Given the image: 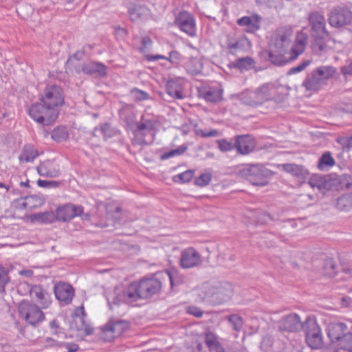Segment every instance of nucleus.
<instances>
[{
    "label": "nucleus",
    "mask_w": 352,
    "mask_h": 352,
    "mask_svg": "<svg viewBox=\"0 0 352 352\" xmlns=\"http://www.w3.org/2000/svg\"><path fill=\"white\" fill-rule=\"evenodd\" d=\"M291 42L290 32L279 31L272 39L268 50L261 52V58L276 66L285 65L292 60L290 57H285L289 50Z\"/></svg>",
    "instance_id": "1"
},
{
    "label": "nucleus",
    "mask_w": 352,
    "mask_h": 352,
    "mask_svg": "<svg viewBox=\"0 0 352 352\" xmlns=\"http://www.w3.org/2000/svg\"><path fill=\"white\" fill-rule=\"evenodd\" d=\"M308 21L311 27L310 35L313 39L311 49L315 54H321L327 50V43L330 38L325 17L322 12L314 11L309 14Z\"/></svg>",
    "instance_id": "2"
},
{
    "label": "nucleus",
    "mask_w": 352,
    "mask_h": 352,
    "mask_svg": "<svg viewBox=\"0 0 352 352\" xmlns=\"http://www.w3.org/2000/svg\"><path fill=\"white\" fill-rule=\"evenodd\" d=\"M337 73L336 67L331 65H324L316 67L307 73L302 86L307 91H318L327 85L329 79Z\"/></svg>",
    "instance_id": "3"
},
{
    "label": "nucleus",
    "mask_w": 352,
    "mask_h": 352,
    "mask_svg": "<svg viewBox=\"0 0 352 352\" xmlns=\"http://www.w3.org/2000/svg\"><path fill=\"white\" fill-rule=\"evenodd\" d=\"M158 124L156 117L152 114L144 112L141 116L140 120L136 122V128L133 130V138L132 144L133 146H145L148 143L145 137L149 133H153Z\"/></svg>",
    "instance_id": "4"
},
{
    "label": "nucleus",
    "mask_w": 352,
    "mask_h": 352,
    "mask_svg": "<svg viewBox=\"0 0 352 352\" xmlns=\"http://www.w3.org/2000/svg\"><path fill=\"white\" fill-rule=\"evenodd\" d=\"M241 175L252 184L258 186H265L268 184V179L274 173L266 168L262 164H248L239 170Z\"/></svg>",
    "instance_id": "5"
},
{
    "label": "nucleus",
    "mask_w": 352,
    "mask_h": 352,
    "mask_svg": "<svg viewBox=\"0 0 352 352\" xmlns=\"http://www.w3.org/2000/svg\"><path fill=\"white\" fill-rule=\"evenodd\" d=\"M18 313L21 320L34 327L45 320V314L41 309L28 300H23L19 304Z\"/></svg>",
    "instance_id": "6"
},
{
    "label": "nucleus",
    "mask_w": 352,
    "mask_h": 352,
    "mask_svg": "<svg viewBox=\"0 0 352 352\" xmlns=\"http://www.w3.org/2000/svg\"><path fill=\"white\" fill-rule=\"evenodd\" d=\"M327 21L331 27L340 29L352 24V10L341 5L332 8L327 14Z\"/></svg>",
    "instance_id": "7"
},
{
    "label": "nucleus",
    "mask_w": 352,
    "mask_h": 352,
    "mask_svg": "<svg viewBox=\"0 0 352 352\" xmlns=\"http://www.w3.org/2000/svg\"><path fill=\"white\" fill-rule=\"evenodd\" d=\"M28 113L35 122L47 126L57 118L58 112L53 111L41 102L31 105Z\"/></svg>",
    "instance_id": "8"
},
{
    "label": "nucleus",
    "mask_w": 352,
    "mask_h": 352,
    "mask_svg": "<svg viewBox=\"0 0 352 352\" xmlns=\"http://www.w3.org/2000/svg\"><path fill=\"white\" fill-rule=\"evenodd\" d=\"M41 102L53 111H58V108L64 103L62 88L55 85L47 87L41 95Z\"/></svg>",
    "instance_id": "9"
},
{
    "label": "nucleus",
    "mask_w": 352,
    "mask_h": 352,
    "mask_svg": "<svg viewBox=\"0 0 352 352\" xmlns=\"http://www.w3.org/2000/svg\"><path fill=\"white\" fill-rule=\"evenodd\" d=\"M305 331V340L307 344L314 349L322 346V336L320 326L315 320L307 319L303 327Z\"/></svg>",
    "instance_id": "10"
},
{
    "label": "nucleus",
    "mask_w": 352,
    "mask_h": 352,
    "mask_svg": "<svg viewBox=\"0 0 352 352\" xmlns=\"http://www.w3.org/2000/svg\"><path fill=\"white\" fill-rule=\"evenodd\" d=\"M231 286L229 284L211 287L204 298V300L212 305H220L228 301L231 296Z\"/></svg>",
    "instance_id": "11"
},
{
    "label": "nucleus",
    "mask_w": 352,
    "mask_h": 352,
    "mask_svg": "<svg viewBox=\"0 0 352 352\" xmlns=\"http://www.w3.org/2000/svg\"><path fill=\"white\" fill-rule=\"evenodd\" d=\"M228 52L232 55H236L239 52L249 50L252 44L245 35H228L226 39Z\"/></svg>",
    "instance_id": "12"
},
{
    "label": "nucleus",
    "mask_w": 352,
    "mask_h": 352,
    "mask_svg": "<svg viewBox=\"0 0 352 352\" xmlns=\"http://www.w3.org/2000/svg\"><path fill=\"white\" fill-rule=\"evenodd\" d=\"M138 282H133L130 284L121 294H118L114 297L113 304L118 305L120 302H124L128 305H133L138 300L142 299L140 292H139Z\"/></svg>",
    "instance_id": "13"
},
{
    "label": "nucleus",
    "mask_w": 352,
    "mask_h": 352,
    "mask_svg": "<svg viewBox=\"0 0 352 352\" xmlns=\"http://www.w3.org/2000/svg\"><path fill=\"white\" fill-rule=\"evenodd\" d=\"M177 27L189 36L193 37L197 34L195 19L188 12H182L177 15Z\"/></svg>",
    "instance_id": "14"
},
{
    "label": "nucleus",
    "mask_w": 352,
    "mask_h": 352,
    "mask_svg": "<svg viewBox=\"0 0 352 352\" xmlns=\"http://www.w3.org/2000/svg\"><path fill=\"white\" fill-rule=\"evenodd\" d=\"M303 327L304 324L296 314H288L278 322V328L280 331L296 332Z\"/></svg>",
    "instance_id": "15"
},
{
    "label": "nucleus",
    "mask_w": 352,
    "mask_h": 352,
    "mask_svg": "<svg viewBox=\"0 0 352 352\" xmlns=\"http://www.w3.org/2000/svg\"><path fill=\"white\" fill-rule=\"evenodd\" d=\"M83 212L81 206L65 204L58 207L55 214V219L59 221H68L75 217L80 216Z\"/></svg>",
    "instance_id": "16"
},
{
    "label": "nucleus",
    "mask_w": 352,
    "mask_h": 352,
    "mask_svg": "<svg viewBox=\"0 0 352 352\" xmlns=\"http://www.w3.org/2000/svg\"><path fill=\"white\" fill-rule=\"evenodd\" d=\"M179 263L184 269L199 266L201 263V255L194 248H186L182 252Z\"/></svg>",
    "instance_id": "17"
},
{
    "label": "nucleus",
    "mask_w": 352,
    "mask_h": 352,
    "mask_svg": "<svg viewBox=\"0 0 352 352\" xmlns=\"http://www.w3.org/2000/svg\"><path fill=\"white\" fill-rule=\"evenodd\" d=\"M139 292L142 299H146L157 293L162 287L161 282L157 278H146L138 282Z\"/></svg>",
    "instance_id": "18"
},
{
    "label": "nucleus",
    "mask_w": 352,
    "mask_h": 352,
    "mask_svg": "<svg viewBox=\"0 0 352 352\" xmlns=\"http://www.w3.org/2000/svg\"><path fill=\"white\" fill-rule=\"evenodd\" d=\"M54 291L56 299L62 305H69L72 302L74 296V289L71 285L58 283L54 286Z\"/></svg>",
    "instance_id": "19"
},
{
    "label": "nucleus",
    "mask_w": 352,
    "mask_h": 352,
    "mask_svg": "<svg viewBox=\"0 0 352 352\" xmlns=\"http://www.w3.org/2000/svg\"><path fill=\"white\" fill-rule=\"evenodd\" d=\"M255 139L250 135H241L235 136V149L241 155H248L256 147Z\"/></svg>",
    "instance_id": "20"
},
{
    "label": "nucleus",
    "mask_w": 352,
    "mask_h": 352,
    "mask_svg": "<svg viewBox=\"0 0 352 352\" xmlns=\"http://www.w3.org/2000/svg\"><path fill=\"white\" fill-rule=\"evenodd\" d=\"M30 296L35 298L41 309H47L52 304L50 294L41 285H33L30 290Z\"/></svg>",
    "instance_id": "21"
},
{
    "label": "nucleus",
    "mask_w": 352,
    "mask_h": 352,
    "mask_svg": "<svg viewBox=\"0 0 352 352\" xmlns=\"http://www.w3.org/2000/svg\"><path fill=\"white\" fill-rule=\"evenodd\" d=\"M347 326L342 322H331L327 327V335L331 342L341 341L342 343L345 336L348 334Z\"/></svg>",
    "instance_id": "22"
},
{
    "label": "nucleus",
    "mask_w": 352,
    "mask_h": 352,
    "mask_svg": "<svg viewBox=\"0 0 352 352\" xmlns=\"http://www.w3.org/2000/svg\"><path fill=\"white\" fill-rule=\"evenodd\" d=\"M261 21L262 18L261 16L254 14L239 19L237 24L241 27H244L246 32L254 34L261 28Z\"/></svg>",
    "instance_id": "23"
},
{
    "label": "nucleus",
    "mask_w": 352,
    "mask_h": 352,
    "mask_svg": "<svg viewBox=\"0 0 352 352\" xmlns=\"http://www.w3.org/2000/svg\"><path fill=\"white\" fill-rule=\"evenodd\" d=\"M121 107L118 111L120 120L123 121L127 127L132 128L136 123V114L135 107L131 104L120 102Z\"/></svg>",
    "instance_id": "24"
},
{
    "label": "nucleus",
    "mask_w": 352,
    "mask_h": 352,
    "mask_svg": "<svg viewBox=\"0 0 352 352\" xmlns=\"http://www.w3.org/2000/svg\"><path fill=\"white\" fill-rule=\"evenodd\" d=\"M38 173L42 177H57L60 175L59 166L53 160H45L36 166Z\"/></svg>",
    "instance_id": "25"
},
{
    "label": "nucleus",
    "mask_w": 352,
    "mask_h": 352,
    "mask_svg": "<svg viewBox=\"0 0 352 352\" xmlns=\"http://www.w3.org/2000/svg\"><path fill=\"white\" fill-rule=\"evenodd\" d=\"M199 96L206 102L216 103L222 98V90L218 87H201L198 89Z\"/></svg>",
    "instance_id": "26"
},
{
    "label": "nucleus",
    "mask_w": 352,
    "mask_h": 352,
    "mask_svg": "<svg viewBox=\"0 0 352 352\" xmlns=\"http://www.w3.org/2000/svg\"><path fill=\"white\" fill-rule=\"evenodd\" d=\"M257 98L261 104L274 98L277 89L272 82L265 83L256 89Z\"/></svg>",
    "instance_id": "27"
},
{
    "label": "nucleus",
    "mask_w": 352,
    "mask_h": 352,
    "mask_svg": "<svg viewBox=\"0 0 352 352\" xmlns=\"http://www.w3.org/2000/svg\"><path fill=\"white\" fill-rule=\"evenodd\" d=\"M333 184V182L329 179V176H322L316 174L312 175L309 181V184L312 188H317L320 190H330Z\"/></svg>",
    "instance_id": "28"
},
{
    "label": "nucleus",
    "mask_w": 352,
    "mask_h": 352,
    "mask_svg": "<svg viewBox=\"0 0 352 352\" xmlns=\"http://www.w3.org/2000/svg\"><path fill=\"white\" fill-rule=\"evenodd\" d=\"M283 170L298 179H304L309 175V171L303 166L296 164H283L280 165Z\"/></svg>",
    "instance_id": "29"
},
{
    "label": "nucleus",
    "mask_w": 352,
    "mask_h": 352,
    "mask_svg": "<svg viewBox=\"0 0 352 352\" xmlns=\"http://www.w3.org/2000/svg\"><path fill=\"white\" fill-rule=\"evenodd\" d=\"M45 204V199L38 195H30L26 197L20 204L21 209L27 210H32L34 209L41 207Z\"/></svg>",
    "instance_id": "30"
},
{
    "label": "nucleus",
    "mask_w": 352,
    "mask_h": 352,
    "mask_svg": "<svg viewBox=\"0 0 352 352\" xmlns=\"http://www.w3.org/2000/svg\"><path fill=\"white\" fill-rule=\"evenodd\" d=\"M129 14L133 21L146 19L150 15V10L144 6L135 5L129 8Z\"/></svg>",
    "instance_id": "31"
},
{
    "label": "nucleus",
    "mask_w": 352,
    "mask_h": 352,
    "mask_svg": "<svg viewBox=\"0 0 352 352\" xmlns=\"http://www.w3.org/2000/svg\"><path fill=\"white\" fill-rule=\"evenodd\" d=\"M83 73L87 74H96L98 76L104 77L107 75L106 66L100 63L91 62L85 64L82 67Z\"/></svg>",
    "instance_id": "32"
},
{
    "label": "nucleus",
    "mask_w": 352,
    "mask_h": 352,
    "mask_svg": "<svg viewBox=\"0 0 352 352\" xmlns=\"http://www.w3.org/2000/svg\"><path fill=\"white\" fill-rule=\"evenodd\" d=\"M307 41V36L305 34H299L297 35L296 43L290 49L291 60L296 59L298 56L305 51Z\"/></svg>",
    "instance_id": "33"
},
{
    "label": "nucleus",
    "mask_w": 352,
    "mask_h": 352,
    "mask_svg": "<svg viewBox=\"0 0 352 352\" xmlns=\"http://www.w3.org/2000/svg\"><path fill=\"white\" fill-rule=\"evenodd\" d=\"M38 156V151L33 145L25 144L19 156L21 162H32Z\"/></svg>",
    "instance_id": "34"
},
{
    "label": "nucleus",
    "mask_w": 352,
    "mask_h": 352,
    "mask_svg": "<svg viewBox=\"0 0 352 352\" xmlns=\"http://www.w3.org/2000/svg\"><path fill=\"white\" fill-rule=\"evenodd\" d=\"M30 219L41 223H52L56 221L55 214L52 211L33 214L30 216Z\"/></svg>",
    "instance_id": "35"
},
{
    "label": "nucleus",
    "mask_w": 352,
    "mask_h": 352,
    "mask_svg": "<svg viewBox=\"0 0 352 352\" xmlns=\"http://www.w3.org/2000/svg\"><path fill=\"white\" fill-rule=\"evenodd\" d=\"M254 64L255 62L252 58L246 56L236 59L232 63L231 66L241 70H248L252 69L254 66Z\"/></svg>",
    "instance_id": "36"
},
{
    "label": "nucleus",
    "mask_w": 352,
    "mask_h": 352,
    "mask_svg": "<svg viewBox=\"0 0 352 352\" xmlns=\"http://www.w3.org/2000/svg\"><path fill=\"white\" fill-rule=\"evenodd\" d=\"M129 328V323L124 320H118L107 324L106 329L120 336Z\"/></svg>",
    "instance_id": "37"
},
{
    "label": "nucleus",
    "mask_w": 352,
    "mask_h": 352,
    "mask_svg": "<svg viewBox=\"0 0 352 352\" xmlns=\"http://www.w3.org/2000/svg\"><path fill=\"white\" fill-rule=\"evenodd\" d=\"M338 266L332 258H327L324 261L323 270L324 276L333 277L338 272Z\"/></svg>",
    "instance_id": "38"
},
{
    "label": "nucleus",
    "mask_w": 352,
    "mask_h": 352,
    "mask_svg": "<svg viewBox=\"0 0 352 352\" xmlns=\"http://www.w3.org/2000/svg\"><path fill=\"white\" fill-rule=\"evenodd\" d=\"M336 208L343 211H348L352 208V197L351 194H345L339 197L336 201Z\"/></svg>",
    "instance_id": "39"
},
{
    "label": "nucleus",
    "mask_w": 352,
    "mask_h": 352,
    "mask_svg": "<svg viewBox=\"0 0 352 352\" xmlns=\"http://www.w3.org/2000/svg\"><path fill=\"white\" fill-rule=\"evenodd\" d=\"M241 100L245 104L252 107H256L261 104V102H259L258 98H257L256 91L243 93L241 96Z\"/></svg>",
    "instance_id": "40"
},
{
    "label": "nucleus",
    "mask_w": 352,
    "mask_h": 352,
    "mask_svg": "<svg viewBox=\"0 0 352 352\" xmlns=\"http://www.w3.org/2000/svg\"><path fill=\"white\" fill-rule=\"evenodd\" d=\"M335 163V160L331 156V153L325 152L319 159L318 168L320 170H324L326 168L332 167Z\"/></svg>",
    "instance_id": "41"
},
{
    "label": "nucleus",
    "mask_w": 352,
    "mask_h": 352,
    "mask_svg": "<svg viewBox=\"0 0 352 352\" xmlns=\"http://www.w3.org/2000/svg\"><path fill=\"white\" fill-rule=\"evenodd\" d=\"M226 318L228 320L234 330L236 331H240L242 329L243 326V320L241 316L239 314H231L226 316Z\"/></svg>",
    "instance_id": "42"
},
{
    "label": "nucleus",
    "mask_w": 352,
    "mask_h": 352,
    "mask_svg": "<svg viewBox=\"0 0 352 352\" xmlns=\"http://www.w3.org/2000/svg\"><path fill=\"white\" fill-rule=\"evenodd\" d=\"M166 95L164 99L167 101H171L176 98V81L170 80L166 85Z\"/></svg>",
    "instance_id": "43"
},
{
    "label": "nucleus",
    "mask_w": 352,
    "mask_h": 352,
    "mask_svg": "<svg viewBox=\"0 0 352 352\" xmlns=\"http://www.w3.org/2000/svg\"><path fill=\"white\" fill-rule=\"evenodd\" d=\"M68 137V132L65 127L55 128L52 132V138L56 142L65 140Z\"/></svg>",
    "instance_id": "44"
},
{
    "label": "nucleus",
    "mask_w": 352,
    "mask_h": 352,
    "mask_svg": "<svg viewBox=\"0 0 352 352\" xmlns=\"http://www.w3.org/2000/svg\"><path fill=\"white\" fill-rule=\"evenodd\" d=\"M10 282L8 270L0 265V293L5 292L6 285Z\"/></svg>",
    "instance_id": "45"
},
{
    "label": "nucleus",
    "mask_w": 352,
    "mask_h": 352,
    "mask_svg": "<svg viewBox=\"0 0 352 352\" xmlns=\"http://www.w3.org/2000/svg\"><path fill=\"white\" fill-rule=\"evenodd\" d=\"M217 142L221 151L227 152L235 149V138L230 141L226 139L218 140Z\"/></svg>",
    "instance_id": "46"
},
{
    "label": "nucleus",
    "mask_w": 352,
    "mask_h": 352,
    "mask_svg": "<svg viewBox=\"0 0 352 352\" xmlns=\"http://www.w3.org/2000/svg\"><path fill=\"white\" fill-rule=\"evenodd\" d=\"M99 131L104 136V139L107 140L108 138H111L114 135V131L109 124L105 123L97 126L94 129V133Z\"/></svg>",
    "instance_id": "47"
},
{
    "label": "nucleus",
    "mask_w": 352,
    "mask_h": 352,
    "mask_svg": "<svg viewBox=\"0 0 352 352\" xmlns=\"http://www.w3.org/2000/svg\"><path fill=\"white\" fill-rule=\"evenodd\" d=\"M156 155L162 161L167 160L171 157L176 156V149L168 150L165 148L158 149L156 151Z\"/></svg>",
    "instance_id": "48"
},
{
    "label": "nucleus",
    "mask_w": 352,
    "mask_h": 352,
    "mask_svg": "<svg viewBox=\"0 0 352 352\" xmlns=\"http://www.w3.org/2000/svg\"><path fill=\"white\" fill-rule=\"evenodd\" d=\"M212 180V174L205 173L201 174L195 181V184L197 186L204 187L210 184Z\"/></svg>",
    "instance_id": "49"
},
{
    "label": "nucleus",
    "mask_w": 352,
    "mask_h": 352,
    "mask_svg": "<svg viewBox=\"0 0 352 352\" xmlns=\"http://www.w3.org/2000/svg\"><path fill=\"white\" fill-rule=\"evenodd\" d=\"M274 343L273 338L270 335H265L263 337L261 342L260 348L264 352H268L272 347Z\"/></svg>",
    "instance_id": "50"
},
{
    "label": "nucleus",
    "mask_w": 352,
    "mask_h": 352,
    "mask_svg": "<svg viewBox=\"0 0 352 352\" xmlns=\"http://www.w3.org/2000/svg\"><path fill=\"white\" fill-rule=\"evenodd\" d=\"M338 182L341 188L349 189L352 186V175L343 174L339 177Z\"/></svg>",
    "instance_id": "51"
},
{
    "label": "nucleus",
    "mask_w": 352,
    "mask_h": 352,
    "mask_svg": "<svg viewBox=\"0 0 352 352\" xmlns=\"http://www.w3.org/2000/svg\"><path fill=\"white\" fill-rule=\"evenodd\" d=\"M135 101L146 100L149 98V94L146 91L134 88L131 91Z\"/></svg>",
    "instance_id": "52"
},
{
    "label": "nucleus",
    "mask_w": 352,
    "mask_h": 352,
    "mask_svg": "<svg viewBox=\"0 0 352 352\" xmlns=\"http://www.w3.org/2000/svg\"><path fill=\"white\" fill-rule=\"evenodd\" d=\"M205 342L209 349L220 343L217 340V336L210 331L206 333Z\"/></svg>",
    "instance_id": "53"
},
{
    "label": "nucleus",
    "mask_w": 352,
    "mask_h": 352,
    "mask_svg": "<svg viewBox=\"0 0 352 352\" xmlns=\"http://www.w3.org/2000/svg\"><path fill=\"white\" fill-rule=\"evenodd\" d=\"M60 184V182L58 181H48L38 179L37 181V185L41 188H58Z\"/></svg>",
    "instance_id": "54"
},
{
    "label": "nucleus",
    "mask_w": 352,
    "mask_h": 352,
    "mask_svg": "<svg viewBox=\"0 0 352 352\" xmlns=\"http://www.w3.org/2000/svg\"><path fill=\"white\" fill-rule=\"evenodd\" d=\"M54 345L60 348H64L69 352H76L79 349L78 344L74 342H56Z\"/></svg>",
    "instance_id": "55"
},
{
    "label": "nucleus",
    "mask_w": 352,
    "mask_h": 352,
    "mask_svg": "<svg viewBox=\"0 0 352 352\" xmlns=\"http://www.w3.org/2000/svg\"><path fill=\"white\" fill-rule=\"evenodd\" d=\"M310 63H311V60H304L300 65L290 68L287 72V74L292 75V74L299 73V72L303 71L307 66H309L310 65Z\"/></svg>",
    "instance_id": "56"
},
{
    "label": "nucleus",
    "mask_w": 352,
    "mask_h": 352,
    "mask_svg": "<svg viewBox=\"0 0 352 352\" xmlns=\"http://www.w3.org/2000/svg\"><path fill=\"white\" fill-rule=\"evenodd\" d=\"M195 134L201 138H210L218 136L219 132L216 129H212L209 131H204L201 129H195Z\"/></svg>",
    "instance_id": "57"
},
{
    "label": "nucleus",
    "mask_w": 352,
    "mask_h": 352,
    "mask_svg": "<svg viewBox=\"0 0 352 352\" xmlns=\"http://www.w3.org/2000/svg\"><path fill=\"white\" fill-rule=\"evenodd\" d=\"M193 170H188L177 175V178L183 183L188 182L194 176Z\"/></svg>",
    "instance_id": "58"
},
{
    "label": "nucleus",
    "mask_w": 352,
    "mask_h": 352,
    "mask_svg": "<svg viewBox=\"0 0 352 352\" xmlns=\"http://www.w3.org/2000/svg\"><path fill=\"white\" fill-rule=\"evenodd\" d=\"M186 312L196 318H200L203 316L204 311L196 306H188L186 308Z\"/></svg>",
    "instance_id": "59"
},
{
    "label": "nucleus",
    "mask_w": 352,
    "mask_h": 352,
    "mask_svg": "<svg viewBox=\"0 0 352 352\" xmlns=\"http://www.w3.org/2000/svg\"><path fill=\"white\" fill-rule=\"evenodd\" d=\"M341 344L344 350L352 352V333H348L345 336Z\"/></svg>",
    "instance_id": "60"
},
{
    "label": "nucleus",
    "mask_w": 352,
    "mask_h": 352,
    "mask_svg": "<svg viewBox=\"0 0 352 352\" xmlns=\"http://www.w3.org/2000/svg\"><path fill=\"white\" fill-rule=\"evenodd\" d=\"M120 213L121 208L120 207H117L113 212L107 211V216L114 220L115 222H117L120 219Z\"/></svg>",
    "instance_id": "61"
},
{
    "label": "nucleus",
    "mask_w": 352,
    "mask_h": 352,
    "mask_svg": "<svg viewBox=\"0 0 352 352\" xmlns=\"http://www.w3.org/2000/svg\"><path fill=\"white\" fill-rule=\"evenodd\" d=\"M343 148L347 151L352 148V135L349 138H343L341 140Z\"/></svg>",
    "instance_id": "62"
},
{
    "label": "nucleus",
    "mask_w": 352,
    "mask_h": 352,
    "mask_svg": "<svg viewBox=\"0 0 352 352\" xmlns=\"http://www.w3.org/2000/svg\"><path fill=\"white\" fill-rule=\"evenodd\" d=\"M340 70L344 76H352V61L349 65L342 67Z\"/></svg>",
    "instance_id": "63"
},
{
    "label": "nucleus",
    "mask_w": 352,
    "mask_h": 352,
    "mask_svg": "<svg viewBox=\"0 0 352 352\" xmlns=\"http://www.w3.org/2000/svg\"><path fill=\"white\" fill-rule=\"evenodd\" d=\"M193 128H194V125L192 123L186 124L183 125L180 128V131L183 135H186L188 133H189L190 131H192Z\"/></svg>",
    "instance_id": "64"
}]
</instances>
